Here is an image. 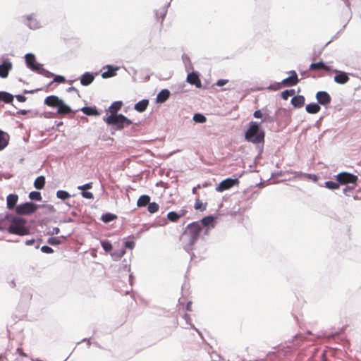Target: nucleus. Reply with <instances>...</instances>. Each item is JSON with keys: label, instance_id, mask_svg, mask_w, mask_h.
<instances>
[{"label": "nucleus", "instance_id": "56", "mask_svg": "<svg viewBox=\"0 0 361 361\" xmlns=\"http://www.w3.org/2000/svg\"><path fill=\"white\" fill-rule=\"evenodd\" d=\"M46 208L51 212H55V209H54V206L51 205V204H48L47 206H45Z\"/></svg>", "mask_w": 361, "mask_h": 361}, {"label": "nucleus", "instance_id": "19", "mask_svg": "<svg viewBox=\"0 0 361 361\" xmlns=\"http://www.w3.org/2000/svg\"><path fill=\"white\" fill-rule=\"evenodd\" d=\"M18 197L17 195H15V194L8 195L6 198L7 207L9 209H13L16 204L18 202Z\"/></svg>", "mask_w": 361, "mask_h": 361}, {"label": "nucleus", "instance_id": "7", "mask_svg": "<svg viewBox=\"0 0 361 361\" xmlns=\"http://www.w3.org/2000/svg\"><path fill=\"white\" fill-rule=\"evenodd\" d=\"M336 180L341 185H345L348 183H353L356 185V183L358 180L357 176L348 172L340 173L336 176Z\"/></svg>", "mask_w": 361, "mask_h": 361}, {"label": "nucleus", "instance_id": "27", "mask_svg": "<svg viewBox=\"0 0 361 361\" xmlns=\"http://www.w3.org/2000/svg\"><path fill=\"white\" fill-rule=\"evenodd\" d=\"M321 108L319 104L316 103H311L306 106V111L309 114H314L320 111Z\"/></svg>", "mask_w": 361, "mask_h": 361}, {"label": "nucleus", "instance_id": "53", "mask_svg": "<svg viewBox=\"0 0 361 361\" xmlns=\"http://www.w3.org/2000/svg\"><path fill=\"white\" fill-rule=\"evenodd\" d=\"M16 352L18 354H19L20 355H21L23 357H27V354L23 351L22 348H17Z\"/></svg>", "mask_w": 361, "mask_h": 361}, {"label": "nucleus", "instance_id": "34", "mask_svg": "<svg viewBox=\"0 0 361 361\" xmlns=\"http://www.w3.org/2000/svg\"><path fill=\"white\" fill-rule=\"evenodd\" d=\"M56 197L62 200H66L71 197V195L65 190H58L56 192Z\"/></svg>", "mask_w": 361, "mask_h": 361}, {"label": "nucleus", "instance_id": "24", "mask_svg": "<svg viewBox=\"0 0 361 361\" xmlns=\"http://www.w3.org/2000/svg\"><path fill=\"white\" fill-rule=\"evenodd\" d=\"M150 202V197L147 195H141L137 201V206L138 207H142L148 205V204Z\"/></svg>", "mask_w": 361, "mask_h": 361}, {"label": "nucleus", "instance_id": "52", "mask_svg": "<svg viewBox=\"0 0 361 361\" xmlns=\"http://www.w3.org/2000/svg\"><path fill=\"white\" fill-rule=\"evenodd\" d=\"M16 99L20 102H24L26 100V97L23 95H17Z\"/></svg>", "mask_w": 361, "mask_h": 361}, {"label": "nucleus", "instance_id": "21", "mask_svg": "<svg viewBox=\"0 0 361 361\" xmlns=\"http://www.w3.org/2000/svg\"><path fill=\"white\" fill-rule=\"evenodd\" d=\"M305 100V97L302 95L295 96L291 99V104L296 108H300L303 106Z\"/></svg>", "mask_w": 361, "mask_h": 361}, {"label": "nucleus", "instance_id": "36", "mask_svg": "<svg viewBox=\"0 0 361 361\" xmlns=\"http://www.w3.org/2000/svg\"><path fill=\"white\" fill-rule=\"evenodd\" d=\"M193 121L198 123H203L206 122L207 118L204 115L201 114H195L193 116Z\"/></svg>", "mask_w": 361, "mask_h": 361}, {"label": "nucleus", "instance_id": "10", "mask_svg": "<svg viewBox=\"0 0 361 361\" xmlns=\"http://www.w3.org/2000/svg\"><path fill=\"white\" fill-rule=\"evenodd\" d=\"M316 98L319 104L322 105L329 104L331 101L330 95L324 91L318 92L316 94Z\"/></svg>", "mask_w": 361, "mask_h": 361}, {"label": "nucleus", "instance_id": "13", "mask_svg": "<svg viewBox=\"0 0 361 361\" xmlns=\"http://www.w3.org/2000/svg\"><path fill=\"white\" fill-rule=\"evenodd\" d=\"M214 219L213 216H208L203 218L200 221V222H199L201 226L202 225V226L207 227V228L205 229V231H204V233L206 235L208 233V231H209L210 227H214Z\"/></svg>", "mask_w": 361, "mask_h": 361}, {"label": "nucleus", "instance_id": "63", "mask_svg": "<svg viewBox=\"0 0 361 361\" xmlns=\"http://www.w3.org/2000/svg\"><path fill=\"white\" fill-rule=\"evenodd\" d=\"M11 286H12L13 287V286H15V283H14V282H13V281H12V282H11Z\"/></svg>", "mask_w": 361, "mask_h": 361}, {"label": "nucleus", "instance_id": "4", "mask_svg": "<svg viewBox=\"0 0 361 361\" xmlns=\"http://www.w3.org/2000/svg\"><path fill=\"white\" fill-rule=\"evenodd\" d=\"M26 221L19 217L11 216L8 232L18 235H25L29 234V228L26 227Z\"/></svg>", "mask_w": 361, "mask_h": 361}, {"label": "nucleus", "instance_id": "1", "mask_svg": "<svg viewBox=\"0 0 361 361\" xmlns=\"http://www.w3.org/2000/svg\"><path fill=\"white\" fill-rule=\"evenodd\" d=\"M202 227L198 221L188 224L180 238L181 245L188 252L193 250V246L198 240Z\"/></svg>", "mask_w": 361, "mask_h": 361}, {"label": "nucleus", "instance_id": "26", "mask_svg": "<svg viewBox=\"0 0 361 361\" xmlns=\"http://www.w3.org/2000/svg\"><path fill=\"white\" fill-rule=\"evenodd\" d=\"M65 239H66V236H64V235H61V236H58V237H51L47 240V243L51 245H58L61 244Z\"/></svg>", "mask_w": 361, "mask_h": 361}, {"label": "nucleus", "instance_id": "41", "mask_svg": "<svg viewBox=\"0 0 361 361\" xmlns=\"http://www.w3.org/2000/svg\"><path fill=\"white\" fill-rule=\"evenodd\" d=\"M339 183L334 182V181H326L325 183V186L331 190H335L339 188Z\"/></svg>", "mask_w": 361, "mask_h": 361}, {"label": "nucleus", "instance_id": "32", "mask_svg": "<svg viewBox=\"0 0 361 361\" xmlns=\"http://www.w3.org/2000/svg\"><path fill=\"white\" fill-rule=\"evenodd\" d=\"M117 218L116 215L111 213H106L101 217V220L104 223H109L114 221Z\"/></svg>", "mask_w": 361, "mask_h": 361}, {"label": "nucleus", "instance_id": "9", "mask_svg": "<svg viewBox=\"0 0 361 361\" xmlns=\"http://www.w3.org/2000/svg\"><path fill=\"white\" fill-rule=\"evenodd\" d=\"M238 183V180L237 178H226L222 180L216 187V190L217 192H224V190H228L233 186L237 185Z\"/></svg>", "mask_w": 361, "mask_h": 361}, {"label": "nucleus", "instance_id": "22", "mask_svg": "<svg viewBox=\"0 0 361 361\" xmlns=\"http://www.w3.org/2000/svg\"><path fill=\"white\" fill-rule=\"evenodd\" d=\"M8 135L0 130V151L4 149L8 144Z\"/></svg>", "mask_w": 361, "mask_h": 361}, {"label": "nucleus", "instance_id": "38", "mask_svg": "<svg viewBox=\"0 0 361 361\" xmlns=\"http://www.w3.org/2000/svg\"><path fill=\"white\" fill-rule=\"evenodd\" d=\"M295 93L294 90H287L281 92V97L284 100H287L289 97L293 96Z\"/></svg>", "mask_w": 361, "mask_h": 361}, {"label": "nucleus", "instance_id": "6", "mask_svg": "<svg viewBox=\"0 0 361 361\" xmlns=\"http://www.w3.org/2000/svg\"><path fill=\"white\" fill-rule=\"evenodd\" d=\"M27 68L32 71L37 72L46 78H51L54 74L42 68V65L35 63V56L32 54H27L25 56Z\"/></svg>", "mask_w": 361, "mask_h": 361}, {"label": "nucleus", "instance_id": "44", "mask_svg": "<svg viewBox=\"0 0 361 361\" xmlns=\"http://www.w3.org/2000/svg\"><path fill=\"white\" fill-rule=\"evenodd\" d=\"M65 78L61 75H55L53 80V82L62 83L65 82Z\"/></svg>", "mask_w": 361, "mask_h": 361}, {"label": "nucleus", "instance_id": "16", "mask_svg": "<svg viewBox=\"0 0 361 361\" xmlns=\"http://www.w3.org/2000/svg\"><path fill=\"white\" fill-rule=\"evenodd\" d=\"M170 97V92L167 89H164L159 92L157 96L156 101L158 103H164L166 102Z\"/></svg>", "mask_w": 361, "mask_h": 361}, {"label": "nucleus", "instance_id": "55", "mask_svg": "<svg viewBox=\"0 0 361 361\" xmlns=\"http://www.w3.org/2000/svg\"><path fill=\"white\" fill-rule=\"evenodd\" d=\"M200 188H201V185H200V184H198L197 186H195V187H194V188H192V193H193L194 195H197V189H200Z\"/></svg>", "mask_w": 361, "mask_h": 361}, {"label": "nucleus", "instance_id": "23", "mask_svg": "<svg viewBox=\"0 0 361 361\" xmlns=\"http://www.w3.org/2000/svg\"><path fill=\"white\" fill-rule=\"evenodd\" d=\"M27 19L28 20L27 26L30 29H37L41 27V23L35 18H33L32 15L27 16Z\"/></svg>", "mask_w": 361, "mask_h": 361}, {"label": "nucleus", "instance_id": "37", "mask_svg": "<svg viewBox=\"0 0 361 361\" xmlns=\"http://www.w3.org/2000/svg\"><path fill=\"white\" fill-rule=\"evenodd\" d=\"M29 197L32 200L39 201L42 200V195L39 192L32 191L29 194Z\"/></svg>", "mask_w": 361, "mask_h": 361}, {"label": "nucleus", "instance_id": "40", "mask_svg": "<svg viewBox=\"0 0 361 361\" xmlns=\"http://www.w3.org/2000/svg\"><path fill=\"white\" fill-rule=\"evenodd\" d=\"M101 245L106 252H110L112 250V245L109 240H102Z\"/></svg>", "mask_w": 361, "mask_h": 361}, {"label": "nucleus", "instance_id": "47", "mask_svg": "<svg viewBox=\"0 0 361 361\" xmlns=\"http://www.w3.org/2000/svg\"><path fill=\"white\" fill-rule=\"evenodd\" d=\"M126 247L128 249H133L135 247V242L134 241H126L125 243Z\"/></svg>", "mask_w": 361, "mask_h": 361}, {"label": "nucleus", "instance_id": "61", "mask_svg": "<svg viewBox=\"0 0 361 361\" xmlns=\"http://www.w3.org/2000/svg\"><path fill=\"white\" fill-rule=\"evenodd\" d=\"M68 92H71V91H78L76 88H75L74 87H71L68 88Z\"/></svg>", "mask_w": 361, "mask_h": 361}, {"label": "nucleus", "instance_id": "20", "mask_svg": "<svg viewBox=\"0 0 361 361\" xmlns=\"http://www.w3.org/2000/svg\"><path fill=\"white\" fill-rule=\"evenodd\" d=\"M349 80V77L344 72H338L334 77V81L338 84H345Z\"/></svg>", "mask_w": 361, "mask_h": 361}, {"label": "nucleus", "instance_id": "25", "mask_svg": "<svg viewBox=\"0 0 361 361\" xmlns=\"http://www.w3.org/2000/svg\"><path fill=\"white\" fill-rule=\"evenodd\" d=\"M148 104L149 101L147 99H142L135 104L134 109L139 112H143L147 109Z\"/></svg>", "mask_w": 361, "mask_h": 361}, {"label": "nucleus", "instance_id": "3", "mask_svg": "<svg viewBox=\"0 0 361 361\" xmlns=\"http://www.w3.org/2000/svg\"><path fill=\"white\" fill-rule=\"evenodd\" d=\"M103 120L107 125L111 126L114 130H121L132 124V121L123 114H110Z\"/></svg>", "mask_w": 361, "mask_h": 361}, {"label": "nucleus", "instance_id": "33", "mask_svg": "<svg viewBox=\"0 0 361 361\" xmlns=\"http://www.w3.org/2000/svg\"><path fill=\"white\" fill-rule=\"evenodd\" d=\"M126 253L125 249H121L119 250L114 251L111 253V256L114 260H118L121 259Z\"/></svg>", "mask_w": 361, "mask_h": 361}, {"label": "nucleus", "instance_id": "54", "mask_svg": "<svg viewBox=\"0 0 361 361\" xmlns=\"http://www.w3.org/2000/svg\"><path fill=\"white\" fill-rule=\"evenodd\" d=\"M177 213L178 214V216L180 218V217L184 216L186 214L187 211L185 210V209H181L178 212H177Z\"/></svg>", "mask_w": 361, "mask_h": 361}, {"label": "nucleus", "instance_id": "15", "mask_svg": "<svg viewBox=\"0 0 361 361\" xmlns=\"http://www.w3.org/2000/svg\"><path fill=\"white\" fill-rule=\"evenodd\" d=\"M94 78V77L92 73L86 72L82 75L80 78V83L82 85L87 86L93 82Z\"/></svg>", "mask_w": 361, "mask_h": 361}, {"label": "nucleus", "instance_id": "5", "mask_svg": "<svg viewBox=\"0 0 361 361\" xmlns=\"http://www.w3.org/2000/svg\"><path fill=\"white\" fill-rule=\"evenodd\" d=\"M44 104L49 106L56 108L57 113L61 115H66L72 111L69 106L55 95L47 97L44 99Z\"/></svg>", "mask_w": 361, "mask_h": 361}, {"label": "nucleus", "instance_id": "59", "mask_svg": "<svg viewBox=\"0 0 361 361\" xmlns=\"http://www.w3.org/2000/svg\"><path fill=\"white\" fill-rule=\"evenodd\" d=\"M27 112H28V111L23 109V110L18 111V114L25 115V114H27Z\"/></svg>", "mask_w": 361, "mask_h": 361}, {"label": "nucleus", "instance_id": "29", "mask_svg": "<svg viewBox=\"0 0 361 361\" xmlns=\"http://www.w3.org/2000/svg\"><path fill=\"white\" fill-rule=\"evenodd\" d=\"M45 184V178L43 176H40L37 177L35 182H34V186L35 188L40 190L42 189Z\"/></svg>", "mask_w": 361, "mask_h": 361}, {"label": "nucleus", "instance_id": "62", "mask_svg": "<svg viewBox=\"0 0 361 361\" xmlns=\"http://www.w3.org/2000/svg\"><path fill=\"white\" fill-rule=\"evenodd\" d=\"M245 138L248 140V130L245 131Z\"/></svg>", "mask_w": 361, "mask_h": 361}, {"label": "nucleus", "instance_id": "60", "mask_svg": "<svg viewBox=\"0 0 361 361\" xmlns=\"http://www.w3.org/2000/svg\"><path fill=\"white\" fill-rule=\"evenodd\" d=\"M186 310L188 311H191V302H188L186 306Z\"/></svg>", "mask_w": 361, "mask_h": 361}, {"label": "nucleus", "instance_id": "45", "mask_svg": "<svg viewBox=\"0 0 361 361\" xmlns=\"http://www.w3.org/2000/svg\"><path fill=\"white\" fill-rule=\"evenodd\" d=\"M82 196L87 199H92L94 197L93 194L91 192L82 191Z\"/></svg>", "mask_w": 361, "mask_h": 361}, {"label": "nucleus", "instance_id": "48", "mask_svg": "<svg viewBox=\"0 0 361 361\" xmlns=\"http://www.w3.org/2000/svg\"><path fill=\"white\" fill-rule=\"evenodd\" d=\"M183 319L188 324L190 325L192 328H195L194 326L190 323V318L188 314H184Z\"/></svg>", "mask_w": 361, "mask_h": 361}, {"label": "nucleus", "instance_id": "2", "mask_svg": "<svg viewBox=\"0 0 361 361\" xmlns=\"http://www.w3.org/2000/svg\"><path fill=\"white\" fill-rule=\"evenodd\" d=\"M264 131L260 128L257 122L250 123V142L255 145L256 156H259L264 145Z\"/></svg>", "mask_w": 361, "mask_h": 361}, {"label": "nucleus", "instance_id": "43", "mask_svg": "<svg viewBox=\"0 0 361 361\" xmlns=\"http://www.w3.org/2000/svg\"><path fill=\"white\" fill-rule=\"evenodd\" d=\"M41 251L44 253H47V254H50V253L54 252V250L51 247L47 246V245L42 246L41 247Z\"/></svg>", "mask_w": 361, "mask_h": 361}, {"label": "nucleus", "instance_id": "64", "mask_svg": "<svg viewBox=\"0 0 361 361\" xmlns=\"http://www.w3.org/2000/svg\"><path fill=\"white\" fill-rule=\"evenodd\" d=\"M11 219V218L7 217V219H8L9 221H10Z\"/></svg>", "mask_w": 361, "mask_h": 361}, {"label": "nucleus", "instance_id": "50", "mask_svg": "<svg viewBox=\"0 0 361 361\" xmlns=\"http://www.w3.org/2000/svg\"><path fill=\"white\" fill-rule=\"evenodd\" d=\"M60 232V229L58 227H54L52 228L51 231H49L50 235H57Z\"/></svg>", "mask_w": 361, "mask_h": 361}, {"label": "nucleus", "instance_id": "51", "mask_svg": "<svg viewBox=\"0 0 361 361\" xmlns=\"http://www.w3.org/2000/svg\"><path fill=\"white\" fill-rule=\"evenodd\" d=\"M254 116L257 118H261L262 117V113L260 110H257L255 111Z\"/></svg>", "mask_w": 361, "mask_h": 361}, {"label": "nucleus", "instance_id": "8", "mask_svg": "<svg viewBox=\"0 0 361 361\" xmlns=\"http://www.w3.org/2000/svg\"><path fill=\"white\" fill-rule=\"evenodd\" d=\"M37 209V206L32 202H25L18 205L16 207V212L18 214L26 215L34 213Z\"/></svg>", "mask_w": 361, "mask_h": 361}, {"label": "nucleus", "instance_id": "28", "mask_svg": "<svg viewBox=\"0 0 361 361\" xmlns=\"http://www.w3.org/2000/svg\"><path fill=\"white\" fill-rule=\"evenodd\" d=\"M121 106L122 102L116 101L111 104V106L109 107V110L111 114H116V112L121 109Z\"/></svg>", "mask_w": 361, "mask_h": 361}, {"label": "nucleus", "instance_id": "57", "mask_svg": "<svg viewBox=\"0 0 361 361\" xmlns=\"http://www.w3.org/2000/svg\"><path fill=\"white\" fill-rule=\"evenodd\" d=\"M35 243V240L34 239H31V240H27L25 241V245H32Z\"/></svg>", "mask_w": 361, "mask_h": 361}, {"label": "nucleus", "instance_id": "17", "mask_svg": "<svg viewBox=\"0 0 361 361\" xmlns=\"http://www.w3.org/2000/svg\"><path fill=\"white\" fill-rule=\"evenodd\" d=\"M318 70H325L326 71H330L331 68L324 64L322 61H319L317 63H313L310 66V71H318Z\"/></svg>", "mask_w": 361, "mask_h": 361}, {"label": "nucleus", "instance_id": "12", "mask_svg": "<svg viewBox=\"0 0 361 361\" xmlns=\"http://www.w3.org/2000/svg\"><path fill=\"white\" fill-rule=\"evenodd\" d=\"M12 69V63L10 61H4L0 65V77L5 78L8 76L9 71Z\"/></svg>", "mask_w": 361, "mask_h": 361}, {"label": "nucleus", "instance_id": "31", "mask_svg": "<svg viewBox=\"0 0 361 361\" xmlns=\"http://www.w3.org/2000/svg\"><path fill=\"white\" fill-rule=\"evenodd\" d=\"M81 111L86 115L89 116H98L99 114L98 111L96 109V108L93 107H83L82 108Z\"/></svg>", "mask_w": 361, "mask_h": 361}, {"label": "nucleus", "instance_id": "30", "mask_svg": "<svg viewBox=\"0 0 361 361\" xmlns=\"http://www.w3.org/2000/svg\"><path fill=\"white\" fill-rule=\"evenodd\" d=\"M13 99V97L10 93L6 92H0V101H4L5 103H11Z\"/></svg>", "mask_w": 361, "mask_h": 361}, {"label": "nucleus", "instance_id": "46", "mask_svg": "<svg viewBox=\"0 0 361 361\" xmlns=\"http://www.w3.org/2000/svg\"><path fill=\"white\" fill-rule=\"evenodd\" d=\"M92 183H88L82 185H80L78 187V190H85L86 189H90L92 188Z\"/></svg>", "mask_w": 361, "mask_h": 361}, {"label": "nucleus", "instance_id": "35", "mask_svg": "<svg viewBox=\"0 0 361 361\" xmlns=\"http://www.w3.org/2000/svg\"><path fill=\"white\" fill-rule=\"evenodd\" d=\"M159 206L156 202H150L148 204L147 210L149 213L154 214L158 212Z\"/></svg>", "mask_w": 361, "mask_h": 361}, {"label": "nucleus", "instance_id": "42", "mask_svg": "<svg viewBox=\"0 0 361 361\" xmlns=\"http://www.w3.org/2000/svg\"><path fill=\"white\" fill-rule=\"evenodd\" d=\"M195 209L196 210H204L205 209V206H203V204L202 202L200 200H196L195 201V206H194Z\"/></svg>", "mask_w": 361, "mask_h": 361}, {"label": "nucleus", "instance_id": "18", "mask_svg": "<svg viewBox=\"0 0 361 361\" xmlns=\"http://www.w3.org/2000/svg\"><path fill=\"white\" fill-rule=\"evenodd\" d=\"M107 71H104L102 73V77L103 78H109L116 75V71L118 70V67H113L111 66H107Z\"/></svg>", "mask_w": 361, "mask_h": 361}, {"label": "nucleus", "instance_id": "49", "mask_svg": "<svg viewBox=\"0 0 361 361\" xmlns=\"http://www.w3.org/2000/svg\"><path fill=\"white\" fill-rule=\"evenodd\" d=\"M227 82H228V80L221 79L217 81L216 85L219 87H222V86L225 85Z\"/></svg>", "mask_w": 361, "mask_h": 361}, {"label": "nucleus", "instance_id": "58", "mask_svg": "<svg viewBox=\"0 0 361 361\" xmlns=\"http://www.w3.org/2000/svg\"><path fill=\"white\" fill-rule=\"evenodd\" d=\"M200 185H201V188H207V187L210 186L211 183H208V182H204V183H203L202 184H200Z\"/></svg>", "mask_w": 361, "mask_h": 361}, {"label": "nucleus", "instance_id": "14", "mask_svg": "<svg viewBox=\"0 0 361 361\" xmlns=\"http://www.w3.org/2000/svg\"><path fill=\"white\" fill-rule=\"evenodd\" d=\"M187 82L191 85H195L197 87H201V81L198 75L195 73H188L187 75Z\"/></svg>", "mask_w": 361, "mask_h": 361}, {"label": "nucleus", "instance_id": "11", "mask_svg": "<svg viewBox=\"0 0 361 361\" xmlns=\"http://www.w3.org/2000/svg\"><path fill=\"white\" fill-rule=\"evenodd\" d=\"M290 73V77L282 80V85L285 86H294L298 84L299 80L296 72L295 71H292Z\"/></svg>", "mask_w": 361, "mask_h": 361}, {"label": "nucleus", "instance_id": "39", "mask_svg": "<svg viewBox=\"0 0 361 361\" xmlns=\"http://www.w3.org/2000/svg\"><path fill=\"white\" fill-rule=\"evenodd\" d=\"M167 218L172 222H176L178 219H180L178 214L176 212H169L167 214Z\"/></svg>", "mask_w": 361, "mask_h": 361}]
</instances>
